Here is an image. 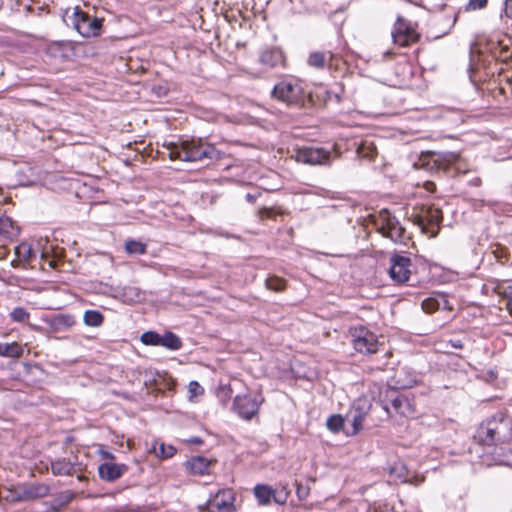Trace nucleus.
<instances>
[{
  "label": "nucleus",
  "mask_w": 512,
  "mask_h": 512,
  "mask_svg": "<svg viewBox=\"0 0 512 512\" xmlns=\"http://www.w3.org/2000/svg\"><path fill=\"white\" fill-rule=\"evenodd\" d=\"M167 150L170 160L183 162H197L203 160L216 161L222 155L212 144L201 139L182 140L169 142L163 145Z\"/></svg>",
  "instance_id": "f257e3e1"
},
{
  "label": "nucleus",
  "mask_w": 512,
  "mask_h": 512,
  "mask_svg": "<svg viewBox=\"0 0 512 512\" xmlns=\"http://www.w3.org/2000/svg\"><path fill=\"white\" fill-rule=\"evenodd\" d=\"M478 433L485 444L508 442L512 440V418L497 413L480 426Z\"/></svg>",
  "instance_id": "f03ea898"
},
{
  "label": "nucleus",
  "mask_w": 512,
  "mask_h": 512,
  "mask_svg": "<svg viewBox=\"0 0 512 512\" xmlns=\"http://www.w3.org/2000/svg\"><path fill=\"white\" fill-rule=\"evenodd\" d=\"M375 224L378 232L384 237L391 239L394 243L405 244L410 239L406 229L399 220L386 210L380 212Z\"/></svg>",
  "instance_id": "7ed1b4c3"
},
{
  "label": "nucleus",
  "mask_w": 512,
  "mask_h": 512,
  "mask_svg": "<svg viewBox=\"0 0 512 512\" xmlns=\"http://www.w3.org/2000/svg\"><path fill=\"white\" fill-rule=\"evenodd\" d=\"M66 21H69L75 30L83 37H96L100 35L102 29V20L92 17L74 7L71 15H66Z\"/></svg>",
  "instance_id": "20e7f679"
},
{
  "label": "nucleus",
  "mask_w": 512,
  "mask_h": 512,
  "mask_svg": "<svg viewBox=\"0 0 512 512\" xmlns=\"http://www.w3.org/2000/svg\"><path fill=\"white\" fill-rule=\"evenodd\" d=\"M349 333L351 344L356 352L368 355L378 351V337L367 327L362 325L354 326L350 328Z\"/></svg>",
  "instance_id": "39448f33"
},
{
  "label": "nucleus",
  "mask_w": 512,
  "mask_h": 512,
  "mask_svg": "<svg viewBox=\"0 0 512 512\" xmlns=\"http://www.w3.org/2000/svg\"><path fill=\"white\" fill-rule=\"evenodd\" d=\"M442 220V211L434 206L422 208L419 214L414 216V223L417 224L423 233L430 237L438 234L439 223Z\"/></svg>",
  "instance_id": "423d86ee"
},
{
  "label": "nucleus",
  "mask_w": 512,
  "mask_h": 512,
  "mask_svg": "<svg viewBox=\"0 0 512 512\" xmlns=\"http://www.w3.org/2000/svg\"><path fill=\"white\" fill-rule=\"evenodd\" d=\"M264 398L261 394L238 395L234 398L233 409L243 419L251 420L259 412Z\"/></svg>",
  "instance_id": "0eeeda50"
},
{
  "label": "nucleus",
  "mask_w": 512,
  "mask_h": 512,
  "mask_svg": "<svg viewBox=\"0 0 512 512\" xmlns=\"http://www.w3.org/2000/svg\"><path fill=\"white\" fill-rule=\"evenodd\" d=\"M50 487L44 483H29L18 486L12 492V501H30L43 498L49 494Z\"/></svg>",
  "instance_id": "6e6552de"
},
{
  "label": "nucleus",
  "mask_w": 512,
  "mask_h": 512,
  "mask_svg": "<svg viewBox=\"0 0 512 512\" xmlns=\"http://www.w3.org/2000/svg\"><path fill=\"white\" fill-rule=\"evenodd\" d=\"M411 259L409 257L393 254L390 258L389 275L395 283H405L411 276Z\"/></svg>",
  "instance_id": "1a4fd4ad"
},
{
  "label": "nucleus",
  "mask_w": 512,
  "mask_h": 512,
  "mask_svg": "<svg viewBox=\"0 0 512 512\" xmlns=\"http://www.w3.org/2000/svg\"><path fill=\"white\" fill-rule=\"evenodd\" d=\"M295 159L304 164L325 165L330 162L331 154L324 148L303 147L296 151Z\"/></svg>",
  "instance_id": "9d476101"
},
{
  "label": "nucleus",
  "mask_w": 512,
  "mask_h": 512,
  "mask_svg": "<svg viewBox=\"0 0 512 512\" xmlns=\"http://www.w3.org/2000/svg\"><path fill=\"white\" fill-rule=\"evenodd\" d=\"M302 88L291 82H281L273 89V96L287 104L298 103L302 99Z\"/></svg>",
  "instance_id": "9b49d317"
},
{
  "label": "nucleus",
  "mask_w": 512,
  "mask_h": 512,
  "mask_svg": "<svg viewBox=\"0 0 512 512\" xmlns=\"http://www.w3.org/2000/svg\"><path fill=\"white\" fill-rule=\"evenodd\" d=\"M233 493L229 489L220 490L207 502L208 512H233Z\"/></svg>",
  "instance_id": "f8f14e48"
},
{
  "label": "nucleus",
  "mask_w": 512,
  "mask_h": 512,
  "mask_svg": "<svg viewBox=\"0 0 512 512\" xmlns=\"http://www.w3.org/2000/svg\"><path fill=\"white\" fill-rule=\"evenodd\" d=\"M417 32L405 22L398 20L392 31V38L395 44L405 47L418 39Z\"/></svg>",
  "instance_id": "ddd939ff"
},
{
  "label": "nucleus",
  "mask_w": 512,
  "mask_h": 512,
  "mask_svg": "<svg viewBox=\"0 0 512 512\" xmlns=\"http://www.w3.org/2000/svg\"><path fill=\"white\" fill-rule=\"evenodd\" d=\"M371 409V403L366 398H359L353 407L352 415V432L351 435H356L363 428V422Z\"/></svg>",
  "instance_id": "4468645a"
},
{
  "label": "nucleus",
  "mask_w": 512,
  "mask_h": 512,
  "mask_svg": "<svg viewBox=\"0 0 512 512\" xmlns=\"http://www.w3.org/2000/svg\"><path fill=\"white\" fill-rule=\"evenodd\" d=\"M126 470L127 467L124 464L106 462L99 466L98 473L103 480L115 481L120 478Z\"/></svg>",
  "instance_id": "2eb2a0df"
},
{
  "label": "nucleus",
  "mask_w": 512,
  "mask_h": 512,
  "mask_svg": "<svg viewBox=\"0 0 512 512\" xmlns=\"http://www.w3.org/2000/svg\"><path fill=\"white\" fill-rule=\"evenodd\" d=\"M392 407L400 416L412 418L416 414L414 403L404 395H398L392 401Z\"/></svg>",
  "instance_id": "dca6fc26"
},
{
  "label": "nucleus",
  "mask_w": 512,
  "mask_h": 512,
  "mask_svg": "<svg viewBox=\"0 0 512 512\" xmlns=\"http://www.w3.org/2000/svg\"><path fill=\"white\" fill-rule=\"evenodd\" d=\"M211 462L202 456H195L186 461V469L192 474L204 475L208 473Z\"/></svg>",
  "instance_id": "f3484780"
},
{
  "label": "nucleus",
  "mask_w": 512,
  "mask_h": 512,
  "mask_svg": "<svg viewBox=\"0 0 512 512\" xmlns=\"http://www.w3.org/2000/svg\"><path fill=\"white\" fill-rule=\"evenodd\" d=\"M51 471L54 475L68 476L75 473V465L68 459H57L51 463Z\"/></svg>",
  "instance_id": "a211bd4d"
},
{
  "label": "nucleus",
  "mask_w": 512,
  "mask_h": 512,
  "mask_svg": "<svg viewBox=\"0 0 512 512\" xmlns=\"http://www.w3.org/2000/svg\"><path fill=\"white\" fill-rule=\"evenodd\" d=\"M23 354L22 346L17 342L0 343V356L17 358Z\"/></svg>",
  "instance_id": "6ab92c4d"
},
{
  "label": "nucleus",
  "mask_w": 512,
  "mask_h": 512,
  "mask_svg": "<svg viewBox=\"0 0 512 512\" xmlns=\"http://www.w3.org/2000/svg\"><path fill=\"white\" fill-rule=\"evenodd\" d=\"M254 495L261 505H267L270 503L272 496H274V490L267 485L259 484L254 488Z\"/></svg>",
  "instance_id": "aec40b11"
},
{
  "label": "nucleus",
  "mask_w": 512,
  "mask_h": 512,
  "mask_svg": "<svg viewBox=\"0 0 512 512\" xmlns=\"http://www.w3.org/2000/svg\"><path fill=\"white\" fill-rule=\"evenodd\" d=\"M330 58H331L330 52L316 51L309 55L308 64L314 68L321 69V68H324L327 60Z\"/></svg>",
  "instance_id": "412c9836"
},
{
  "label": "nucleus",
  "mask_w": 512,
  "mask_h": 512,
  "mask_svg": "<svg viewBox=\"0 0 512 512\" xmlns=\"http://www.w3.org/2000/svg\"><path fill=\"white\" fill-rule=\"evenodd\" d=\"M160 346L170 350H179L182 347L181 339L172 332H166L161 337Z\"/></svg>",
  "instance_id": "4be33fe9"
},
{
  "label": "nucleus",
  "mask_w": 512,
  "mask_h": 512,
  "mask_svg": "<svg viewBox=\"0 0 512 512\" xmlns=\"http://www.w3.org/2000/svg\"><path fill=\"white\" fill-rule=\"evenodd\" d=\"M83 321L89 327H99L103 324L104 316L97 310H87L84 313Z\"/></svg>",
  "instance_id": "5701e85b"
},
{
  "label": "nucleus",
  "mask_w": 512,
  "mask_h": 512,
  "mask_svg": "<svg viewBox=\"0 0 512 512\" xmlns=\"http://www.w3.org/2000/svg\"><path fill=\"white\" fill-rule=\"evenodd\" d=\"M357 154L360 158L372 160L377 154V150L373 142L363 141L357 148Z\"/></svg>",
  "instance_id": "b1692460"
},
{
  "label": "nucleus",
  "mask_w": 512,
  "mask_h": 512,
  "mask_svg": "<svg viewBox=\"0 0 512 512\" xmlns=\"http://www.w3.org/2000/svg\"><path fill=\"white\" fill-rule=\"evenodd\" d=\"M282 60V55L277 50L264 51L260 56V62L270 67L276 66Z\"/></svg>",
  "instance_id": "393cba45"
},
{
  "label": "nucleus",
  "mask_w": 512,
  "mask_h": 512,
  "mask_svg": "<svg viewBox=\"0 0 512 512\" xmlns=\"http://www.w3.org/2000/svg\"><path fill=\"white\" fill-rule=\"evenodd\" d=\"M147 250V245L143 242L137 240H128L125 243V251L128 254L132 255H142L145 254Z\"/></svg>",
  "instance_id": "a878e982"
},
{
  "label": "nucleus",
  "mask_w": 512,
  "mask_h": 512,
  "mask_svg": "<svg viewBox=\"0 0 512 512\" xmlns=\"http://www.w3.org/2000/svg\"><path fill=\"white\" fill-rule=\"evenodd\" d=\"M265 285L267 289L274 292H281L286 288V282L284 279L272 276L266 279Z\"/></svg>",
  "instance_id": "bb28decb"
},
{
  "label": "nucleus",
  "mask_w": 512,
  "mask_h": 512,
  "mask_svg": "<svg viewBox=\"0 0 512 512\" xmlns=\"http://www.w3.org/2000/svg\"><path fill=\"white\" fill-rule=\"evenodd\" d=\"M15 254L20 261H29L32 256V249L27 243H21L15 248Z\"/></svg>",
  "instance_id": "cd10ccee"
},
{
  "label": "nucleus",
  "mask_w": 512,
  "mask_h": 512,
  "mask_svg": "<svg viewBox=\"0 0 512 512\" xmlns=\"http://www.w3.org/2000/svg\"><path fill=\"white\" fill-rule=\"evenodd\" d=\"M162 335L154 331H147L141 335V342L145 345L160 346Z\"/></svg>",
  "instance_id": "c85d7f7f"
},
{
  "label": "nucleus",
  "mask_w": 512,
  "mask_h": 512,
  "mask_svg": "<svg viewBox=\"0 0 512 512\" xmlns=\"http://www.w3.org/2000/svg\"><path fill=\"white\" fill-rule=\"evenodd\" d=\"M10 317L14 322L25 323L29 320V312L22 308L16 307L10 312Z\"/></svg>",
  "instance_id": "c756f323"
},
{
  "label": "nucleus",
  "mask_w": 512,
  "mask_h": 512,
  "mask_svg": "<svg viewBox=\"0 0 512 512\" xmlns=\"http://www.w3.org/2000/svg\"><path fill=\"white\" fill-rule=\"evenodd\" d=\"M327 428L332 432H339L344 425V419L341 415H332L327 419Z\"/></svg>",
  "instance_id": "7c9ffc66"
},
{
  "label": "nucleus",
  "mask_w": 512,
  "mask_h": 512,
  "mask_svg": "<svg viewBox=\"0 0 512 512\" xmlns=\"http://www.w3.org/2000/svg\"><path fill=\"white\" fill-rule=\"evenodd\" d=\"M75 324V319L71 315H61L55 318V326L57 329L70 328Z\"/></svg>",
  "instance_id": "2f4dec72"
},
{
  "label": "nucleus",
  "mask_w": 512,
  "mask_h": 512,
  "mask_svg": "<svg viewBox=\"0 0 512 512\" xmlns=\"http://www.w3.org/2000/svg\"><path fill=\"white\" fill-rule=\"evenodd\" d=\"M70 49L69 44H53L49 47V52L54 57L67 58L65 51Z\"/></svg>",
  "instance_id": "473e14b6"
},
{
  "label": "nucleus",
  "mask_w": 512,
  "mask_h": 512,
  "mask_svg": "<svg viewBox=\"0 0 512 512\" xmlns=\"http://www.w3.org/2000/svg\"><path fill=\"white\" fill-rule=\"evenodd\" d=\"M188 392H189V399L193 400L194 398L202 395L204 392V389L201 387V385L197 381H191L188 384Z\"/></svg>",
  "instance_id": "72a5a7b5"
},
{
  "label": "nucleus",
  "mask_w": 512,
  "mask_h": 512,
  "mask_svg": "<svg viewBox=\"0 0 512 512\" xmlns=\"http://www.w3.org/2000/svg\"><path fill=\"white\" fill-rule=\"evenodd\" d=\"M155 451L158 456H161L163 458H170L176 453V449L173 446L165 445L164 443H161L159 445L158 451Z\"/></svg>",
  "instance_id": "f704fd0d"
},
{
  "label": "nucleus",
  "mask_w": 512,
  "mask_h": 512,
  "mask_svg": "<svg viewBox=\"0 0 512 512\" xmlns=\"http://www.w3.org/2000/svg\"><path fill=\"white\" fill-rule=\"evenodd\" d=\"M421 306L426 313H432L439 309L440 304L438 300L434 298H427L422 302Z\"/></svg>",
  "instance_id": "c9c22d12"
},
{
  "label": "nucleus",
  "mask_w": 512,
  "mask_h": 512,
  "mask_svg": "<svg viewBox=\"0 0 512 512\" xmlns=\"http://www.w3.org/2000/svg\"><path fill=\"white\" fill-rule=\"evenodd\" d=\"M488 0H469L468 4L466 5L467 11H475L478 9H483L486 7Z\"/></svg>",
  "instance_id": "e433bc0d"
},
{
  "label": "nucleus",
  "mask_w": 512,
  "mask_h": 512,
  "mask_svg": "<svg viewBox=\"0 0 512 512\" xmlns=\"http://www.w3.org/2000/svg\"><path fill=\"white\" fill-rule=\"evenodd\" d=\"M503 298L506 300V307L512 315V286L506 287L502 292Z\"/></svg>",
  "instance_id": "4c0bfd02"
},
{
  "label": "nucleus",
  "mask_w": 512,
  "mask_h": 512,
  "mask_svg": "<svg viewBox=\"0 0 512 512\" xmlns=\"http://www.w3.org/2000/svg\"><path fill=\"white\" fill-rule=\"evenodd\" d=\"M273 215V211L271 208L263 207L258 211V217L260 220H264L266 218H271Z\"/></svg>",
  "instance_id": "58836bf2"
},
{
  "label": "nucleus",
  "mask_w": 512,
  "mask_h": 512,
  "mask_svg": "<svg viewBox=\"0 0 512 512\" xmlns=\"http://www.w3.org/2000/svg\"><path fill=\"white\" fill-rule=\"evenodd\" d=\"M505 12L508 17H512V0H506Z\"/></svg>",
  "instance_id": "ea45409f"
},
{
  "label": "nucleus",
  "mask_w": 512,
  "mask_h": 512,
  "mask_svg": "<svg viewBox=\"0 0 512 512\" xmlns=\"http://www.w3.org/2000/svg\"><path fill=\"white\" fill-rule=\"evenodd\" d=\"M0 225L2 227L1 229H3L6 226H12V221L10 218L4 217L0 219Z\"/></svg>",
  "instance_id": "a19ab883"
},
{
  "label": "nucleus",
  "mask_w": 512,
  "mask_h": 512,
  "mask_svg": "<svg viewBox=\"0 0 512 512\" xmlns=\"http://www.w3.org/2000/svg\"><path fill=\"white\" fill-rule=\"evenodd\" d=\"M449 343L451 344L452 347H454L456 349H462L463 348V344H462L461 340H450Z\"/></svg>",
  "instance_id": "79ce46f5"
},
{
  "label": "nucleus",
  "mask_w": 512,
  "mask_h": 512,
  "mask_svg": "<svg viewBox=\"0 0 512 512\" xmlns=\"http://www.w3.org/2000/svg\"><path fill=\"white\" fill-rule=\"evenodd\" d=\"M424 187H425V189H426L428 192H434V191H435V189H436L435 184H434L433 182H429V181H428V182H426V183L424 184Z\"/></svg>",
  "instance_id": "37998d69"
},
{
  "label": "nucleus",
  "mask_w": 512,
  "mask_h": 512,
  "mask_svg": "<svg viewBox=\"0 0 512 512\" xmlns=\"http://www.w3.org/2000/svg\"><path fill=\"white\" fill-rule=\"evenodd\" d=\"M257 196L258 195H255V194H251V193H247L246 196H245V199L249 202V203H254L257 199Z\"/></svg>",
  "instance_id": "c03bdc74"
},
{
  "label": "nucleus",
  "mask_w": 512,
  "mask_h": 512,
  "mask_svg": "<svg viewBox=\"0 0 512 512\" xmlns=\"http://www.w3.org/2000/svg\"><path fill=\"white\" fill-rule=\"evenodd\" d=\"M103 456H104L105 458H109V459H112V458H113V455H112L111 453H109V452H104V453H103Z\"/></svg>",
  "instance_id": "a18cd8bd"
},
{
  "label": "nucleus",
  "mask_w": 512,
  "mask_h": 512,
  "mask_svg": "<svg viewBox=\"0 0 512 512\" xmlns=\"http://www.w3.org/2000/svg\"><path fill=\"white\" fill-rule=\"evenodd\" d=\"M193 442H195V443H199V442H200V440H199L198 438H195V439L193 440Z\"/></svg>",
  "instance_id": "49530a36"
},
{
  "label": "nucleus",
  "mask_w": 512,
  "mask_h": 512,
  "mask_svg": "<svg viewBox=\"0 0 512 512\" xmlns=\"http://www.w3.org/2000/svg\"><path fill=\"white\" fill-rule=\"evenodd\" d=\"M384 409H385V411H386L387 413H389V409H388V407H387V406H384Z\"/></svg>",
  "instance_id": "de8ad7c7"
}]
</instances>
